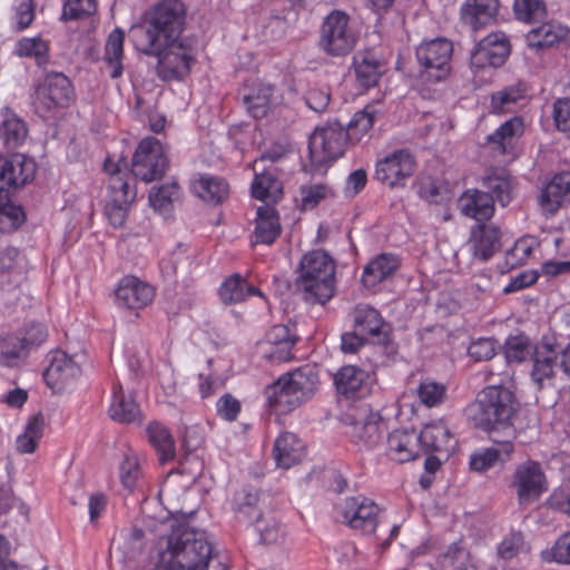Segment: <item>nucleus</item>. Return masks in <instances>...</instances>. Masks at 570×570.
Segmentation results:
<instances>
[{
    "label": "nucleus",
    "instance_id": "obj_19",
    "mask_svg": "<svg viewBox=\"0 0 570 570\" xmlns=\"http://www.w3.org/2000/svg\"><path fill=\"white\" fill-rule=\"evenodd\" d=\"M80 373V365L75 360L62 351H55L43 372V379L51 390L60 391Z\"/></svg>",
    "mask_w": 570,
    "mask_h": 570
},
{
    "label": "nucleus",
    "instance_id": "obj_12",
    "mask_svg": "<svg viewBox=\"0 0 570 570\" xmlns=\"http://www.w3.org/2000/svg\"><path fill=\"white\" fill-rule=\"evenodd\" d=\"M73 100L71 81L60 72L46 75L35 88L33 105L38 112L66 108Z\"/></svg>",
    "mask_w": 570,
    "mask_h": 570
},
{
    "label": "nucleus",
    "instance_id": "obj_36",
    "mask_svg": "<svg viewBox=\"0 0 570 570\" xmlns=\"http://www.w3.org/2000/svg\"><path fill=\"white\" fill-rule=\"evenodd\" d=\"M193 191L203 200L218 205L229 194V186L224 178L212 175H199L191 184Z\"/></svg>",
    "mask_w": 570,
    "mask_h": 570
},
{
    "label": "nucleus",
    "instance_id": "obj_50",
    "mask_svg": "<svg viewBox=\"0 0 570 570\" xmlns=\"http://www.w3.org/2000/svg\"><path fill=\"white\" fill-rule=\"evenodd\" d=\"M45 428V419L41 413L32 415L23 431L17 438L16 448L21 454L33 453L37 450L38 442L42 438Z\"/></svg>",
    "mask_w": 570,
    "mask_h": 570
},
{
    "label": "nucleus",
    "instance_id": "obj_33",
    "mask_svg": "<svg viewBox=\"0 0 570 570\" xmlns=\"http://www.w3.org/2000/svg\"><path fill=\"white\" fill-rule=\"evenodd\" d=\"M498 8V0H466L461 9V17L464 23L478 30L494 20Z\"/></svg>",
    "mask_w": 570,
    "mask_h": 570
},
{
    "label": "nucleus",
    "instance_id": "obj_4",
    "mask_svg": "<svg viewBox=\"0 0 570 570\" xmlns=\"http://www.w3.org/2000/svg\"><path fill=\"white\" fill-rule=\"evenodd\" d=\"M335 264L322 249H314L302 257L296 291L309 304H325L334 295Z\"/></svg>",
    "mask_w": 570,
    "mask_h": 570
},
{
    "label": "nucleus",
    "instance_id": "obj_16",
    "mask_svg": "<svg viewBox=\"0 0 570 570\" xmlns=\"http://www.w3.org/2000/svg\"><path fill=\"white\" fill-rule=\"evenodd\" d=\"M510 53L507 35L497 31L484 37L471 53V66L475 69L502 66Z\"/></svg>",
    "mask_w": 570,
    "mask_h": 570
},
{
    "label": "nucleus",
    "instance_id": "obj_64",
    "mask_svg": "<svg viewBox=\"0 0 570 570\" xmlns=\"http://www.w3.org/2000/svg\"><path fill=\"white\" fill-rule=\"evenodd\" d=\"M553 119L558 130L570 131V98H560L554 101Z\"/></svg>",
    "mask_w": 570,
    "mask_h": 570
},
{
    "label": "nucleus",
    "instance_id": "obj_5",
    "mask_svg": "<svg viewBox=\"0 0 570 570\" xmlns=\"http://www.w3.org/2000/svg\"><path fill=\"white\" fill-rule=\"evenodd\" d=\"M318 375L309 365L282 375L265 390L268 405L281 412H289L313 397L317 390Z\"/></svg>",
    "mask_w": 570,
    "mask_h": 570
},
{
    "label": "nucleus",
    "instance_id": "obj_34",
    "mask_svg": "<svg viewBox=\"0 0 570 570\" xmlns=\"http://www.w3.org/2000/svg\"><path fill=\"white\" fill-rule=\"evenodd\" d=\"M483 191L489 193L493 204L507 206L512 199V178L503 169H490L482 178Z\"/></svg>",
    "mask_w": 570,
    "mask_h": 570
},
{
    "label": "nucleus",
    "instance_id": "obj_40",
    "mask_svg": "<svg viewBox=\"0 0 570 570\" xmlns=\"http://www.w3.org/2000/svg\"><path fill=\"white\" fill-rule=\"evenodd\" d=\"M255 171V179L252 184V195L265 203L277 202L283 195V185L272 173L261 168Z\"/></svg>",
    "mask_w": 570,
    "mask_h": 570
},
{
    "label": "nucleus",
    "instance_id": "obj_57",
    "mask_svg": "<svg viewBox=\"0 0 570 570\" xmlns=\"http://www.w3.org/2000/svg\"><path fill=\"white\" fill-rule=\"evenodd\" d=\"M537 348L527 336H513L507 340L504 354L509 362H522L532 357Z\"/></svg>",
    "mask_w": 570,
    "mask_h": 570
},
{
    "label": "nucleus",
    "instance_id": "obj_52",
    "mask_svg": "<svg viewBox=\"0 0 570 570\" xmlns=\"http://www.w3.org/2000/svg\"><path fill=\"white\" fill-rule=\"evenodd\" d=\"M554 351L550 345L544 344L541 348L535 350L533 358V368L531 372L532 379L535 383L541 385L544 379H549L553 374L554 366Z\"/></svg>",
    "mask_w": 570,
    "mask_h": 570
},
{
    "label": "nucleus",
    "instance_id": "obj_62",
    "mask_svg": "<svg viewBox=\"0 0 570 570\" xmlns=\"http://www.w3.org/2000/svg\"><path fill=\"white\" fill-rule=\"evenodd\" d=\"M144 537L145 533L139 528H134L130 533L124 537V556L127 559H134L144 549Z\"/></svg>",
    "mask_w": 570,
    "mask_h": 570
},
{
    "label": "nucleus",
    "instance_id": "obj_49",
    "mask_svg": "<svg viewBox=\"0 0 570 570\" xmlns=\"http://www.w3.org/2000/svg\"><path fill=\"white\" fill-rule=\"evenodd\" d=\"M9 195L0 187V232L2 233L18 229L26 220L22 207L11 203Z\"/></svg>",
    "mask_w": 570,
    "mask_h": 570
},
{
    "label": "nucleus",
    "instance_id": "obj_18",
    "mask_svg": "<svg viewBox=\"0 0 570 570\" xmlns=\"http://www.w3.org/2000/svg\"><path fill=\"white\" fill-rule=\"evenodd\" d=\"M26 274V259L14 246L0 248V292L18 288Z\"/></svg>",
    "mask_w": 570,
    "mask_h": 570
},
{
    "label": "nucleus",
    "instance_id": "obj_54",
    "mask_svg": "<svg viewBox=\"0 0 570 570\" xmlns=\"http://www.w3.org/2000/svg\"><path fill=\"white\" fill-rule=\"evenodd\" d=\"M513 12L520 21L537 22L547 17V6L543 0H514Z\"/></svg>",
    "mask_w": 570,
    "mask_h": 570
},
{
    "label": "nucleus",
    "instance_id": "obj_30",
    "mask_svg": "<svg viewBox=\"0 0 570 570\" xmlns=\"http://www.w3.org/2000/svg\"><path fill=\"white\" fill-rule=\"evenodd\" d=\"M399 267L400 258L396 255L381 254L364 267L362 283L366 288H373L394 275Z\"/></svg>",
    "mask_w": 570,
    "mask_h": 570
},
{
    "label": "nucleus",
    "instance_id": "obj_23",
    "mask_svg": "<svg viewBox=\"0 0 570 570\" xmlns=\"http://www.w3.org/2000/svg\"><path fill=\"white\" fill-rule=\"evenodd\" d=\"M564 202H570V171L556 174L539 196L542 212L550 215L554 214Z\"/></svg>",
    "mask_w": 570,
    "mask_h": 570
},
{
    "label": "nucleus",
    "instance_id": "obj_47",
    "mask_svg": "<svg viewBox=\"0 0 570 570\" xmlns=\"http://www.w3.org/2000/svg\"><path fill=\"white\" fill-rule=\"evenodd\" d=\"M140 411L131 396H126L122 387L118 386L114 390L112 402L109 407V416L120 423L134 422L139 417Z\"/></svg>",
    "mask_w": 570,
    "mask_h": 570
},
{
    "label": "nucleus",
    "instance_id": "obj_59",
    "mask_svg": "<svg viewBox=\"0 0 570 570\" xmlns=\"http://www.w3.org/2000/svg\"><path fill=\"white\" fill-rule=\"evenodd\" d=\"M96 10L95 0H66L61 19L63 21L81 20L92 16Z\"/></svg>",
    "mask_w": 570,
    "mask_h": 570
},
{
    "label": "nucleus",
    "instance_id": "obj_55",
    "mask_svg": "<svg viewBox=\"0 0 570 570\" xmlns=\"http://www.w3.org/2000/svg\"><path fill=\"white\" fill-rule=\"evenodd\" d=\"M28 354L23 341L18 335H8L0 338V364L13 366Z\"/></svg>",
    "mask_w": 570,
    "mask_h": 570
},
{
    "label": "nucleus",
    "instance_id": "obj_63",
    "mask_svg": "<svg viewBox=\"0 0 570 570\" xmlns=\"http://www.w3.org/2000/svg\"><path fill=\"white\" fill-rule=\"evenodd\" d=\"M468 352L475 361H488L495 355V341L479 338L470 344Z\"/></svg>",
    "mask_w": 570,
    "mask_h": 570
},
{
    "label": "nucleus",
    "instance_id": "obj_11",
    "mask_svg": "<svg viewBox=\"0 0 570 570\" xmlns=\"http://www.w3.org/2000/svg\"><path fill=\"white\" fill-rule=\"evenodd\" d=\"M320 47L330 56L341 57L351 52L355 36L348 27V17L342 11L331 12L321 27Z\"/></svg>",
    "mask_w": 570,
    "mask_h": 570
},
{
    "label": "nucleus",
    "instance_id": "obj_45",
    "mask_svg": "<svg viewBox=\"0 0 570 570\" xmlns=\"http://www.w3.org/2000/svg\"><path fill=\"white\" fill-rule=\"evenodd\" d=\"M149 442L158 453L160 463H166L175 458V441L169 430L158 423L153 422L147 426Z\"/></svg>",
    "mask_w": 570,
    "mask_h": 570
},
{
    "label": "nucleus",
    "instance_id": "obj_28",
    "mask_svg": "<svg viewBox=\"0 0 570 570\" xmlns=\"http://www.w3.org/2000/svg\"><path fill=\"white\" fill-rule=\"evenodd\" d=\"M501 232L493 225L480 224L471 230L469 243L473 255L488 261L501 247Z\"/></svg>",
    "mask_w": 570,
    "mask_h": 570
},
{
    "label": "nucleus",
    "instance_id": "obj_26",
    "mask_svg": "<svg viewBox=\"0 0 570 570\" xmlns=\"http://www.w3.org/2000/svg\"><path fill=\"white\" fill-rule=\"evenodd\" d=\"M268 351L265 356L273 362H287L293 357L292 350L296 343V336L291 333L287 325L273 326L265 336Z\"/></svg>",
    "mask_w": 570,
    "mask_h": 570
},
{
    "label": "nucleus",
    "instance_id": "obj_17",
    "mask_svg": "<svg viewBox=\"0 0 570 570\" xmlns=\"http://www.w3.org/2000/svg\"><path fill=\"white\" fill-rule=\"evenodd\" d=\"M35 174L36 164L31 158L22 154L0 156V187L8 194L31 181Z\"/></svg>",
    "mask_w": 570,
    "mask_h": 570
},
{
    "label": "nucleus",
    "instance_id": "obj_3",
    "mask_svg": "<svg viewBox=\"0 0 570 570\" xmlns=\"http://www.w3.org/2000/svg\"><path fill=\"white\" fill-rule=\"evenodd\" d=\"M518 410L519 401L509 387L489 385L478 393L465 412L475 428L489 435L503 432L510 439L514 435L513 419Z\"/></svg>",
    "mask_w": 570,
    "mask_h": 570
},
{
    "label": "nucleus",
    "instance_id": "obj_2",
    "mask_svg": "<svg viewBox=\"0 0 570 570\" xmlns=\"http://www.w3.org/2000/svg\"><path fill=\"white\" fill-rule=\"evenodd\" d=\"M154 570H227V567L214 559L205 532L180 524L168 535Z\"/></svg>",
    "mask_w": 570,
    "mask_h": 570
},
{
    "label": "nucleus",
    "instance_id": "obj_20",
    "mask_svg": "<svg viewBox=\"0 0 570 570\" xmlns=\"http://www.w3.org/2000/svg\"><path fill=\"white\" fill-rule=\"evenodd\" d=\"M119 307L140 309L154 298V288L134 276L125 277L115 291Z\"/></svg>",
    "mask_w": 570,
    "mask_h": 570
},
{
    "label": "nucleus",
    "instance_id": "obj_1",
    "mask_svg": "<svg viewBox=\"0 0 570 570\" xmlns=\"http://www.w3.org/2000/svg\"><path fill=\"white\" fill-rule=\"evenodd\" d=\"M185 21L186 7L181 0H161L129 29L134 47L157 58V71L164 80L184 79L194 62L191 47L180 37Z\"/></svg>",
    "mask_w": 570,
    "mask_h": 570
},
{
    "label": "nucleus",
    "instance_id": "obj_32",
    "mask_svg": "<svg viewBox=\"0 0 570 570\" xmlns=\"http://www.w3.org/2000/svg\"><path fill=\"white\" fill-rule=\"evenodd\" d=\"M355 326L361 334H368L379 344H387L389 325L380 313L372 307H361L355 313Z\"/></svg>",
    "mask_w": 570,
    "mask_h": 570
},
{
    "label": "nucleus",
    "instance_id": "obj_31",
    "mask_svg": "<svg viewBox=\"0 0 570 570\" xmlns=\"http://www.w3.org/2000/svg\"><path fill=\"white\" fill-rule=\"evenodd\" d=\"M304 455V444L295 434L286 432L276 439L274 458L277 466L289 469L299 463Z\"/></svg>",
    "mask_w": 570,
    "mask_h": 570
},
{
    "label": "nucleus",
    "instance_id": "obj_13",
    "mask_svg": "<svg viewBox=\"0 0 570 570\" xmlns=\"http://www.w3.org/2000/svg\"><path fill=\"white\" fill-rule=\"evenodd\" d=\"M511 485L515 490L519 504L522 507L538 501L548 488L541 464L535 461L519 464L514 470Z\"/></svg>",
    "mask_w": 570,
    "mask_h": 570
},
{
    "label": "nucleus",
    "instance_id": "obj_41",
    "mask_svg": "<svg viewBox=\"0 0 570 570\" xmlns=\"http://www.w3.org/2000/svg\"><path fill=\"white\" fill-rule=\"evenodd\" d=\"M259 500L258 490L254 487H244L237 491L233 500V509L236 518L242 521L262 519V513L258 510L257 503Z\"/></svg>",
    "mask_w": 570,
    "mask_h": 570
},
{
    "label": "nucleus",
    "instance_id": "obj_8",
    "mask_svg": "<svg viewBox=\"0 0 570 570\" xmlns=\"http://www.w3.org/2000/svg\"><path fill=\"white\" fill-rule=\"evenodd\" d=\"M345 421L350 426V436L356 445L372 450L380 444L385 425L379 412L362 405L351 409Z\"/></svg>",
    "mask_w": 570,
    "mask_h": 570
},
{
    "label": "nucleus",
    "instance_id": "obj_48",
    "mask_svg": "<svg viewBox=\"0 0 570 570\" xmlns=\"http://www.w3.org/2000/svg\"><path fill=\"white\" fill-rule=\"evenodd\" d=\"M180 196V187L177 181L154 186L149 191L150 206L161 215H167L173 209V204Z\"/></svg>",
    "mask_w": 570,
    "mask_h": 570
},
{
    "label": "nucleus",
    "instance_id": "obj_29",
    "mask_svg": "<svg viewBox=\"0 0 570 570\" xmlns=\"http://www.w3.org/2000/svg\"><path fill=\"white\" fill-rule=\"evenodd\" d=\"M367 380V372L354 365L343 366L334 376L338 393L347 399L366 394L368 392Z\"/></svg>",
    "mask_w": 570,
    "mask_h": 570
},
{
    "label": "nucleus",
    "instance_id": "obj_53",
    "mask_svg": "<svg viewBox=\"0 0 570 570\" xmlns=\"http://www.w3.org/2000/svg\"><path fill=\"white\" fill-rule=\"evenodd\" d=\"M439 563L442 570H478L471 559L470 552L459 547L456 543L452 544L448 551L440 557Z\"/></svg>",
    "mask_w": 570,
    "mask_h": 570
},
{
    "label": "nucleus",
    "instance_id": "obj_39",
    "mask_svg": "<svg viewBox=\"0 0 570 570\" xmlns=\"http://www.w3.org/2000/svg\"><path fill=\"white\" fill-rule=\"evenodd\" d=\"M124 40L125 32L116 28L109 36L105 46L104 61L111 78L121 77L124 66Z\"/></svg>",
    "mask_w": 570,
    "mask_h": 570
},
{
    "label": "nucleus",
    "instance_id": "obj_10",
    "mask_svg": "<svg viewBox=\"0 0 570 570\" xmlns=\"http://www.w3.org/2000/svg\"><path fill=\"white\" fill-rule=\"evenodd\" d=\"M337 519L352 529L374 533L379 524V505L364 495L344 499L335 505Z\"/></svg>",
    "mask_w": 570,
    "mask_h": 570
},
{
    "label": "nucleus",
    "instance_id": "obj_56",
    "mask_svg": "<svg viewBox=\"0 0 570 570\" xmlns=\"http://www.w3.org/2000/svg\"><path fill=\"white\" fill-rule=\"evenodd\" d=\"M525 87L521 83L510 86L492 95L491 105L495 112L512 111L513 106L524 97Z\"/></svg>",
    "mask_w": 570,
    "mask_h": 570
},
{
    "label": "nucleus",
    "instance_id": "obj_22",
    "mask_svg": "<svg viewBox=\"0 0 570 570\" xmlns=\"http://www.w3.org/2000/svg\"><path fill=\"white\" fill-rule=\"evenodd\" d=\"M354 70L357 82L364 88L377 85L385 71V63L373 49H364L354 55Z\"/></svg>",
    "mask_w": 570,
    "mask_h": 570
},
{
    "label": "nucleus",
    "instance_id": "obj_6",
    "mask_svg": "<svg viewBox=\"0 0 570 570\" xmlns=\"http://www.w3.org/2000/svg\"><path fill=\"white\" fill-rule=\"evenodd\" d=\"M104 168L110 174L105 214L114 227H121L136 198V190L130 187L132 178L130 175L121 173L118 164H114L110 159H106Z\"/></svg>",
    "mask_w": 570,
    "mask_h": 570
},
{
    "label": "nucleus",
    "instance_id": "obj_58",
    "mask_svg": "<svg viewBox=\"0 0 570 570\" xmlns=\"http://www.w3.org/2000/svg\"><path fill=\"white\" fill-rule=\"evenodd\" d=\"M445 385L431 379L423 380L417 387V396L428 407L441 404L445 399Z\"/></svg>",
    "mask_w": 570,
    "mask_h": 570
},
{
    "label": "nucleus",
    "instance_id": "obj_43",
    "mask_svg": "<svg viewBox=\"0 0 570 570\" xmlns=\"http://www.w3.org/2000/svg\"><path fill=\"white\" fill-rule=\"evenodd\" d=\"M261 291L248 284L240 275L228 277L219 288V296L224 304H237L252 295H261Z\"/></svg>",
    "mask_w": 570,
    "mask_h": 570
},
{
    "label": "nucleus",
    "instance_id": "obj_25",
    "mask_svg": "<svg viewBox=\"0 0 570 570\" xmlns=\"http://www.w3.org/2000/svg\"><path fill=\"white\" fill-rule=\"evenodd\" d=\"M420 449L425 452H444L449 454L455 448V440L443 421L425 424L417 434Z\"/></svg>",
    "mask_w": 570,
    "mask_h": 570
},
{
    "label": "nucleus",
    "instance_id": "obj_35",
    "mask_svg": "<svg viewBox=\"0 0 570 570\" xmlns=\"http://www.w3.org/2000/svg\"><path fill=\"white\" fill-rule=\"evenodd\" d=\"M281 229L276 209L268 204L258 207L254 230V243L271 245L279 236Z\"/></svg>",
    "mask_w": 570,
    "mask_h": 570
},
{
    "label": "nucleus",
    "instance_id": "obj_46",
    "mask_svg": "<svg viewBox=\"0 0 570 570\" xmlns=\"http://www.w3.org/2000/svg\"><path fill=\"white\" fill-rule=\"evenodd\" d=\"M160 497H164L168 501L170 513L189 517L197 511V504L195 502L187 503L190 497L189 492L184 488L176 487L173 481L165 482L160 490Z\"/></svg>",
    "mask_w": 570,
    "mask_h": 570
},
{
    "label": "nucleus",
    "instance_id": "obj_14",
    "mask_svg": "<svg viewBox=\"0 0 570 570\" xmlns=\"http://www.w3.org/2000/svg\"><path fill=\"white\" fill-rule=\"evenodd\" d=\"M452 52V42L444 38L425 41L416 48L417 61L428 79L440 81L449 75Z\"/></svg>",
    "mask_w": 570,
    "mask_h": 570
},
{
    "label": "nucleus",
    "instance_id": "obj_42",
    "mask_svg": "<svg viewBox=\"0 0 570 570\" xmlns=\"http://www.w3.org/2000/svg\"><path fill=\"white\" fill-rule=\"evenodd\" d=\"M568 30L562 26L552 22H544L530 30L527 36V45L537 50L553 46L567 37Z\"/></svg>",
    "mask_w": 570,
    "mask_h": 570
},
{
    "label": "nucleus",
    "instance_id": "obj_24",
    "mask_svg": "<svg viewBox=\"0 0 570 570\" xmlns=\"http://www.w3.org/2000/svg\"><path fill=\"white\" fill-rule=\"evenodd\" d=\"M420 445L414 430L397 429L387 436V455L393 461L405 463L419 455Z\"/></svg>",
    "mask_w": 570,
    "mask_h": 570
},
{
    "label": "nucleus",
    "instance_id": "obj_27",
    "mask_svg": "<svg viewBox=\"0 0 570 570\" xmlns=\"http://www.w3.org/2000/svg\"><path fill=\"white\" fill-rule=\"evenodd\" d=\"M461 213L479 223L489 220L494 214L493 199L489 193L479 189H470L459 198Z\"/></svg>",
    "mask_w": 570,
    "mask_h": 570
},
{
    "label": "nucleus",
    "instance_id": "obj_37",
    "mask_svg": "<svg viewBox=\"0 0 570 570\" xmlns=\"http://www.w3.org/2000/svg\"><path fill=\"white\" fill-rule=\"evenodd\" d=\"M28 134L24 121L10 108L0 109V137L9 149L20 146Z\"/></svg>",
    "mask_w": 570,
    "mask_h": 570
},
{
    "label": "nucleus",
    "instance_id": "obj_51",
    "mask_svg": "<svg viewBox=\"0 0 570 570\" xmlns=\"http://www.w3.org/2000/svg\"><path fill=\"white\" fill-rule=\"evenodd\" d=\"M375 119V110L367 106L363 110L355 112L347 124L345 131L350 144L358 142L362 137L373 127Z\"/></svg>",
    "mask_w": 570,
    "mask_h": 570
},
{
    "label": "nucleus",
    "instance_id": "obj_44",
    "mask_svg": "<svg viewBox=\"0 0 570 570\" xmlns=\"http://www.w3.org/2000/svg\"><path fill=\"white\" fill-rule=\"evenodd\" d=\"M523 130V120L520 117H513L503 122L492 135H489L488 141L497 145L498 149L505 154L514 147Z\"/></svg>",
    "mask_w": 570,
    "mask_h": 570
},
{
    "label": "nucleus",
    "instance_id": "obj_15",
    "mask_svg": "<svg viewBox=\"0 0 570 570\" xmlns=\"http://www.w3.org/2000/svg\"><path fill=\"white\" fill-rule=\"evenodd\" d=\"M415 160L406 149L395 150L376 164L375 177L384 185L394 188L403 186L405 179L413 175Z\"/></svg>",
    "mask_w": 570,
    "mask_h": 570
},
{
    "label": "nucleus",
    "instance_id": "obj_61",
    "mask_svg": "<svg viewBox=\"0 0 570 570\" xmlns=\"http://www.w3.org/2000/svg\"><path fill=\"white\" fill-rule=\"evenodd\" d=\"M240 409V402L230 393H225L216 403L218 416L228 422H233L237 419Z\"/></svg>",
    "mask_w": 570,
    "mask_h": 570
},
{
    "label": "nucleus",
    "instance_id": "obj_60",
    "mask_svg": "<svg viewBox=\"0 0 570 570\" xmlns=\"http://www.w3.org/2000/svg\"><path fill=\"white\" fill-rule=\"evenodd\" d=\"M140 478V468L138 459L134 455H127L120 465V480L125 488L131 490L136 487Z\"/></svg>",
    "mask_w": 570,
    "mask_h": 570
},
{
    "label": "nucleus",
    "instance_id": "obj_7",
    "mask_svg": "<svg viewBox=\"0 0 570 570\" xmlns=\"http://www.w3.org/2000/svg\"><path fill=\"white\" fill-rule=\"evenodd\" d=\"M350 144L344 126L337 120L328 121L316 128L308 140V153L312 165L321 169L327 163L341 157Z\"/></svg>",
    "mask_w": 570,
    "mask_h": 570
},
{
    "label": "nucleus",
    "instance_id": "obj_38",
    "mask_svg": "<svg viewBox=\"0 0 570 570\" xmlns=\"http://www.w3.org/2000/svg\"><path fill=\"white\" fill-rule=\"evenodd\" d=\"M494 443L500 448H488L474 452L470 458V468L476 472H484L492 468L498 461H503L513 451L512 444L508 440H500L495 435H490Z\"/></svg>",
    "mask_w": 570,
    "mask_h": 570
},
{
    "label": "nucleus",
    "instance_id": "obj_9",
    "mask_svg": "<svg viewBox=\"0 0 570 570\" xmlns=\"http://www.w3.org/2000/svg\"><path fill=\"white\" fill-rule=\"evenodd\" d=\"M168 159L160 141L154 137L144 138L131 160V175L145 183L161 178L168 169Z\"/></svg>",
    "mask_w": 570,
    "mask_h": 570
},
{
    "label": "nucleus",
    "instance_id": "obj_21",
    "mask_svg": "<svg viewBox=\"0 0 570 570\" xmlns=\"http://www.w3.org/2000/svg\"><path fill=\"white\" fill-rule=\"evenodd\" d=\"M273 86L259 80L247 81L239 90V98L247 112L255 119L265 117L271 108Z\"/></svg>",
    "mask_w": 570,
    "mask_h": 570
}]
</instances>
